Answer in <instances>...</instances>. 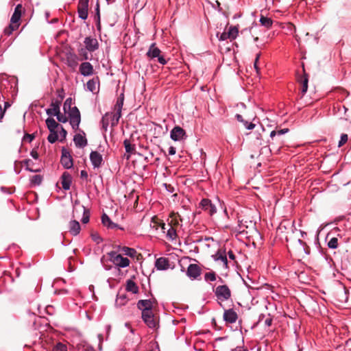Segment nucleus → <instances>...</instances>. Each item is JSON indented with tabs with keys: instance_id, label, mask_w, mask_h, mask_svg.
<instances>
[{
	"instance_id": "24",
	"label": "nucleus",
	"mask_w": 351,
	"mask_h": 351,
	"mask_svg": "<svg viewBox=\"0 0 351 351\" xmlns=\"http://www.w3.org/2000/svg\"><path fill=\"white\" fill-rule=\"evenodd\" d=\"M72 182V177L68 172H64L61 176V184L63 189L67 191L70 189Z\"/></svg>"
},
{
	"instance_id": "55",
	"label": "nucleus",
	"mask_w": 351,
	"mask_h": 351,
	"mask_svg": "<svg viewBox=\"0 0 351 351\" xmlns=\"http://www.w3.org/2000/svg\"><path fill=\"white\" fill-rule=\"evenodd\" d=\"M80 177L82 179H87L88 178V173L85 170H82L80 171Z\"/></svg>"
},
{
	"instance_id": "39",
	"label": "nucleus",
	"mask_w": 351,
	"mask_h": 351,
	"mask_svg": "<svg viewBox=\"0 0 351 351\" xmlns=\"http://www.w3.org/2000/svg\"><path fill=\"white\" fill-rule=\"evenodd\" d=\"M217 261H221L226 268H228V259L225 252H218L216 254Z\"/></svg>"
},
{
	"instance_id": "23",
	"label": "nucleus",
	"mask_w": 351,
	"mask_h": 351,
	"mask_svg": "<svg viewBox=\"0 0 351 351\" xmlns=\"http://www.w3.org/2000/svg\"><path fill=\"white\" fill-rule=\"evenodd\" d=\"M155 267L158 270H166L169 267V261L165 257H160L156 259Z\"/></svg>"
},
{
	"instance_id": "8",
	"label": "nucleus",
	"mask_w": 351,
	"mask_h": 351,
	"mask_svg": "<svg viewBox=\"0 0 351 351\" xmlns=\"http://www.w3.org/2000/svg\"><path fill=\"white\" fill-rule=\"evenodd\" d=\"M123 106L122 101H117L115 105L117 112L115 113H109V118L111 119V125L115 126L119 123V119L121 117V109Z\"/></svg>"
},
{
	"instance_id": "49",
	"label": "nucleus",
	"mask_w": 351,
	"mask_h": 351,
	"mask_svg": "<svg viewBox=\"0 0 351 351\" xmlns=\"http://www.w3.org/2000/svg\"><path fill=\"white\" fill-rule=\"evenodd\" d=\"M348 141V135L343 134L341 136V139L339 142V147H341Z\"/></svg>"
},
{
	"instance_id": "36",
	"label": "nucleus",
	"mask_w": 351,
	"mask_h": 351,
	"mask_svg": "<svg viewBox=\"0 0 351 351\" xmlns=\"http://www.w3.org/2000/svg\"><path fill=\"white\" fill-rule=\"evenodd\" d=\"M43 176L40 175L33 176L30 179V184L32 186H38L43 182Z\"/></svg>"
},
{
	"instance_id": "21",
	"label": "nucleus",
	"mask_w": 351,
	"mask_h": 351,
	"mask_svg": "<svg viewBox=\"0 0 351 351\" xmlns=\"http://www.w3.org/2000/svg\"><path fill=\"white\" fill-rule=\"evenodd\" d=\"M117 251L121 254L129 256L130 258H135L138 252L134 248L126 247V246H117Z\"/></svg>"
},
{
	"instance_id": "64",
	"label": "nucleus",
	"mask_w": 351,
	"mask_h": 351,
	"mask_svg": "<svg viewBox=\"0 0 351 351\" xmlns=\"http://www.w3.org/2000/svg\"><path fill=\"white\" fill-rule=\"evenodd\" d=\"M228 257L232 260H234L235 258V256L232 251L228 252Z\"/></svg>"
},
{
	"instance_id": "14",
	"label": "nucleus",
	"mask_w": 351,
	"mask_h": 351,
	"mask_svg": "<svg viewBox=\"0 0 351 351\" xmlns=\"http://www.w3.org/2000/svg\"><path fill=\"white\" fill-rule=\"evenodd\" d=\"M160 227H161V229L163 231V232H165V230H167L166 236H167V239H169L171 241H173L177 239L178 235H177L176 229L175 227H173L172 226H167V225H166L164 223H162L160 224Z\"/></svg>"
},
{
	"instance_id": "35",
	"label": "nucleus",
	"mask_w": 351,
	"mask_h": 351,
	"mask_svg": "<svg viewBox=\"0 0 351 351\" xmlns=\"http://www.w3.org/2000/svg\"><path fill=\"white\" fill-rule=\"evenodd\" d=\"M170 217L171 218L170 222L167 224V226H173L176 227L180 225L179 220H181L180 218V215L176 213H171L170 215Z\"/></svg>"
},
{
	"instance_id": "1",
	"label": "nucleus",
	"mask_w": 351,
	"mask_h": 351,
	"mask_svg": "<svg viewBox=\"0 0 351 351\" xmlns=\"http://www.w3.org/2000/svg\"><path fill=\"white\" fill-rule=\"evenodd\" d=\"M72 99L67 98L63 106L64 112L69 111V122L73 130H77L81 121L80 113L77 107H71Z\"/></svg>"
},
{
	"instance_id": "51",
	"label": "nucleus",
	"mask_w": 351,
	"mask_h": 351,
	"mask_svg": "<svg viewBox=\"0 0 351 351\" xmlns=\"http://www.w3.org/2000/svg\"><path fill=\"white\" fill-rule=\"evenodd\" d=\"M268 121V123H267V127L273 128L276 125V121L275 119H271L268 117L265 118V120Z\"/></svg>"
},
{
	"instance_id": "54",
	"label": "nucleus",
	"mask_w": 351,
	"mask_h": 351,
	"mask_svg": "<svg viewBox=\"0 0 351 351\" xmlns=\"http://www.w3.org/2000/svg\"><path fill=\"white\" fill-rule=\"evenodd\" d=\"M30 156L35 160L38 159L39 155L36 149H32L30 152Z\"/></svg>"
},
{
	"instance_id": "12",
	"label": "nucleus",
	"mask_w": 351,
	"mask_h": 351,
	"mask_svg": "<svg viewBox=\"0 0 351 351\" xmlns=\"http://www.w3.org/2000/svg\"><path fill=\"white\" fill-rule=\"evenodd\" d=\"M142 318L149 328H155L156 324L152 311L142 312Z\"/></svg>"
},
{
	"instance_id": "53",
	"label": "nucleus",
	"mask_w": 351,
	"mask_h": 351,
	"mask_svg": "<svg viewBox=\"0 0 351 351\" xmlns=\"http://www.w3.org/2000/svg\"><path fill=\"white\" fill-rule=\"evenodd\" d=\"M272 21L267 18V17H265V27H270L272 25Z\"/></svg>"
},
{
	"instance_id": "11",
	"label": "nucleus",
	"mask_w": 351,
	"mask_h": 351,
	"mask_svg": "<svg viewBox=\"0 0 351 351\" xmlns=\"http://www.w3.org/2000/svg\"><path fill=\"white\" fill-rule=\"evenodd\" d=\"M86 49L89 52H93L98 49L99 43L97 40L91 36L86 37L84 40Z\"/></svg>"
},
{
	"instance_id": "63",
	"label": "nucleus",
	"mask_w": 351,
	"mask_h": 351,
	"mask_svg": "<svg viewBox=\"0 0 351 351\" xmlns=\"http://www.w3.org/2000/svg\"><path fill=\"white\" fill-rule=\"evenodd\" d=\"M11 104L8 101L4 102V108H3L5 111L10 107Z\"/></svg>"
},
{
	"instance_id": "56",
	"label": "nucleus",
	"mask_w": 351,
	"mask_h": 351,
	"mask_svg": "<svg viewBox=\"0 0 351 351\" xmlns=\"http://www.w3.org/2000/svg\"><path fill=\"white\" fill-rule=\"evenodd\" d=\"M176 153V147H173V146H171L169 148V154L171 155V156H173V155H175Z\"/></svg>"
},
{
	"instance_id": "52",
	"label": "nucleus",
	"mask_w": 351,
	"mask_h": 351,
	"mask_svg": "<svg viewBox=\"0 0 351 351\" xmlns=\"http://www.w3.org/2000/svg\"><path fill=\"white\" fill-rule=\"evenodd\" d=\"M264 287H265V295L267 293L273 292L272 287L270 285L265 283Z\"/></svg>"
},
{
	"instance_id": "61",
	"label": "nucleus",
	"mask_w": 351,
	"mask_h": 351,
	"mask_svg": "<svg viewBox=\"0 0 351 351\" xmlns=\"http://www.w3.org/2000/svg\"><path fill=\"white\" fill-rule=\"evenodd\" d=\"M82 221L84 223H88L89 221V216L84 215V216H83V217L82 219Z\"/></svg>"
},
{
	"instance_id": "9",
	"label": "nucleus",
	"mask_w": 351,
	"mask_h": 351,
	"mask_svg": "<svg viewBox=\"0 0 351 351\" xmlns=\"http://www.w3.org/2000/svg\"><path fill=\"white\" fill-rule=\"evenodd\" d=\"M170 137L174 141H179L185 139L186 134L181 127L175 126L170 132Z\"/></svg>"
},
{
	"instance_id": "45",
	"label": "nucleus",
	"mask_w": 351,
	"mask_h": 351,
	"mask_svg": "<svg viewBox=\"0 0 351 351\" xmlns=\"http://www.w3.org/2000/svg\"><path fill=\"white\" fill-rule=\"evenodd\" d=\"M86 47L79 49V53L82 57V60H87L89 59Z\"/></svg>"
},
{
	"instance_id": "38",
	"label": "nucleus",
	"mask_w": 351,
	"mask_h": 351,
	"mask_svg": "<svg viewBox=\"0 0 351 351\" xmlns=\"http://www.w3.org/2000/svg\"><path fill=\"white\" fill-rule=\"evenodd\" d=\"M19 27V24H14L10 23L9 26L4 29V34L7 36H10L12 34V33L18 29Z\"/></svg>"
},
{
	"instance_id": "6",
	"label": "nucleus",
	"mask_w": 351,
	"mask_h": 351,
	"mask_svg": "<svg viewBox=\"0 0 351 351\" xmlns=\"http://www.w3.org/2000/svg\"><path fill=\"white\" fill-rule=\"evenodd\" d=\"M88 3H89V0H79V1H78V4H77L78 16L82 20H86L88 18Z\"/></svg>"
},
{
	"instance_id": "27",
	"label": "nucleus",
	"mask_w": 351,
	"mask_h": 351,
	"mask_svg": "<svg viewBox=\"0 0 351 351\" xmlns=\"http://www.w3.org/2000/svg\"><path fill=\"white\" fill-rule=\"evenodd\" d=\"M101 222L104 226H106L109 229L119 228L123 230L122 228H120L117 224L112 222L110 217L105 213L101 216Z\"/></svg>"
},
{
	"instance_id": "34",
	"label": "nucleus",
	"mask_w": 351,
	"mask_h": 351,
	"mask_svg": "<svg viewBox=\"0 0 351 351\" xmlns=\"http://www.w3.org/2000/svg\"><path fill=\"white\" fill-rule=\"evenodd\" d=\"M236 118L238 121L243 123V126L247 130H252L255 127V124L252 123H248L247 121L244 120L241 114H236Z\"/></svg>"
},
{
	"instance_id": "33",
	"label": "nucleus",
	"mask_w": 351,
	"mask_h": 351,
	"mask_svg": "<svg viewBox=\"0 0 351 351\" xmlns=\"http://www.w3.org/2000/svg\"><path fill=\"white\" fill-rule=\"evenodd\" d=\"M123 144L125 146V152L128 154L127 158H129L130 155L134 153L135 146L131 144L130 141L127 139L123 141Z\"/></svg>"
},
{
	"instance_id": "17",
	"label": "nucleus",
	"mask_w": 351,
	"mask_h": 351,
	"mask_svg": "<svg viewBox=\"0 0 351 351\" xmlns=\"http://www.w3.org/2000/svg\"><path fill=\"white\" fill-rule=\"evenodd\" d=\"M62 97L60 99H53L51 104V108L46 110V113L49 116H54L56 114H58L60 111V108Z\"/></svg>"
},
{
	"instance_id": "5",
	"label": "nucleus",
	"mask_w": 351,
	"mask_h": 351,
	"mask_svg": "<svg viewBox=\"0 0 351 351\" xmlns=\"http://www.w3.org/2000/svg\"><path fill=\"white\" fill-rule=\"evenodd\" d=\"M269 295H267L266 300L268 304L270 306L269 308H268L267 306L265 305V307L267 310H269V312L267 313V317H266V313H265V324L267 326H270L271 325L273 318L276 314V307L274 304H271L269 300H268Z\"/></svg>"
},
{
	"instance_id": "44",
	"label": "nucleus",
	"mask_w": 351,
	"mask_h": 351,
	"mask_svg": "<svg viewBox=\"0 0 351 351\" xmlns=\"http://www.w3.org/2000/svg\"><path fill=\"white\" fill-rule=\"evenodd\" d=\"M54 116H56L58 121L61 123H66L68 121V117L65 114H62L60 111L58 114H56Z\"/></svg>"
},
{
	"instance_id": "57",
	"label": "nucleus",
	"mask_w": 351,
	"mask_h": 351,
	"mask_svg": "<svg viewBox=\"0 0 351 351\" xmlns=\"http://www.w3.org/2000/svg\"><path fill=\"white\" fill-rule=\"evenodd\" d=\"M34 136L32 134H26L24 136L25 140H27L29 142H32Z\"/></svg>"
},
{
	"instance_id": "26",
	"label": "nucleus",
	"mask_w": 351,
	"mask_h": 351,
	"mask_svg": "<svg viewBox=\"0 0 351 351\" xmlns=\"http://www.w3.org/2000/svg\"><path fill=\"white\" fill-rule=\"evenodd\" d=\"M99 78L98 77H96L88 81L86 87L89 91L92 93H97L99 91Z\"/></svg>"
},
{
	"instance_id": "16",
	"label": "nucleus",
	"mask_w": 351,
	"mask_h": 351,
	"mask_svg": "<svg viewBox=\"0 0 351 351\" xmlns=\"http://www.w3.org/2000/svg\"><path fill=\"white\" fill-rule=\"evenodd\" d=\"M90 160L94 168H99L102 164L103 157L98 152L92 151L90 154Z\"/></svg>"
},
{
	"instance_id": "18",
	"label": "nucleus",
	"mask_w": 351,
	"mask_h": 351,
	"mask_svg": "<svg viewBox=\"0 0 351 351\" xmlns=\"http://www.w3.org/2000/svg\"><path fill=\"white\" fill-rule=\"evenodd\" d=\"M187 276L192 280L196 279L201 274V269L196 264H190L187 268Z\"/></svg>"
},
{
	"instance_id": "4",
	"label": "nucleus",
	"mask_w": 351,
	"mask_h": 351,
	"mask_svg": "<svg viewBox=\"0 0 351 351\" xmlns=\"http://www.w3.org/2000/svg\"><path fill=\"white\" fill-rule=\"evenodd\" d=\"M161 51L156 47V43H152L146 53L147 56L150 60H155L157 58V61L162 65L167 64V60L165 59L162 55H161Z\"/></svg>"
},
{
	"instance_id": "46",
	"label": "nucleus",
	"mask_w": 351,
	"mask_h": 351,
	"mask_svg": "<svg viewBox=\"0 0 351 351\" xmlns=\"http://www.w3.org/2000/svg\"><path fill=\"white\" fill-rule=\"evenodd\" d=\"M52 351H67L66 346L59 343L52 350Z\"/></svg>"
},
{
	"instance_id": "59",
	"label": "nucleus",
	"mask_w": 351,
	"mask_h": 351,
	"mask_svg": "<svg viewBox=\"0 0 351 351\" xmlns=\"http://www.w3.org/2000/svg\"><path fill=\"white\" fill-rule=\"evenodd\" d=\"M5 110L2 108L1 105L0 104V122L2 121L4 114H5Z\"/></svg>"
},
{
	"instance_id": "32",
	"label": "nucleus",
	"mask_w": 351,
	"mask_h": 351,
	"mask_svg": "<svg viewBox=\"0 0 351 351\" xmlns=\"http://www.w3.org/2000/svg\"><path fill=\"white\" fill-rule=\"evenodd\" d=\"M126 290L132 293H136L138 291V287L132 280H128L126 282Z\"/></svg>"
},
{
	"instance_id": "2",
	"label": "nucleus",
	"mask_w": 351,
	"mask_h": 351,
	"mask_svg": "<svg viewBox=\"0 0 351 351\" xmlns=\"http://www.w3.org/2000/svg\"><path fill=\"white\" fill-rule=\"evenodd\" d=\"M108 256L110 261L119 269L128 267L130 264V261L127 257H123L118 251H111L108 252Z\"/></svg>"
},
{
	"instance_id": "19",
	"label": "nucleus",
	"mask_w": 351,
	"mask_h": 351,
	"mask_svg": "<svg viewBox=\"0 0 351 351\" xmlns=\"http://www.w3.org/2000/svg\"><path fill=\"white\" fill-rule=\"evenodd\" d=\"M78 62L79 58L75 53L71 52L66 53V63L69 67L75 70L78 65Z\"/></svg>"
},
{
	"instance_id": "10",
	"label": "nucleus",
	"mask_w": 351,
	"mask_h": 351,
	"mask_svg": "<svg viewBox=\"0 0 351 351\" xmlns=\"http://www.w3.org/2000/svg\"><path fill=\"white\" fill-rule=\"evenodd\" d=\"M199 207L210 215H213L217 212L216 206L208 199H202L199 203Z\"/></svg>"
},
{
	"instance_id": "20",
	"label": "nucleus",
	"mask_w": 351,
	"mask_h": 351,
	"mask_svg": "<svg viewBox=\"0 0 351 351\" xmlns=\"http://www.w3.org/2000/svg\"><path fill=\"white\" fill-rule=\"evenodd\" d=\"M61 164L66 169H71L73 165V158L70 154L65 149L62 150V155L60 160Z\"/></svg>"
},
{
	"instance_id": "50",
	"label": "nucleus",
	"mask_w": 351,
	"mask_h": 351,
	"mask_svg": "<svg viewBox=\"0 0 351 351\" xmlns=\"http://www.w3.org/2000/svg\"><path fill=\"white\" fill-rule=\"evenodd\" d=\"M261 56V53H258L257 56H256V58L255 59V61H254V69H256V71L258 74L260 73L261 72V69L260 68L258 67V60H259V58Z\"/></svg>"
},
{
	"instance_id": "42",
	"label": "nucleus",
	"mask_w": 351,
	"mask_h": 351,
	"mask_svg": "<svg viewBox=\"0 0 351 351\" xmlns=\"http://www.w3.org/2000/svg\"><path fill=\"white\" fill-rule=\"evenodd\" d=\"M47 140L51 143H55L58 140V134L56 131L50 132L49 135L47 137Z\"/></svg>"
},
{
	"instance_id": "7",
	"label": "nucleus",
	"mask_w": 351,
	"mask_h": 351,
	"mask_svg": "<svg viewBox=\"0 0 351 351\" xmlns=\"http://www.w3.org/2000/svg\"><path fill=\"white\" fill-rule=\"evenodd\" d=\"M239 30L235 26H231L228 28V30L224 31L220 35L217 34V37L220 40H226L228 39L234 40L238 36Z\"/></svg>"
},
{
	"instance_id": "62",
	"label": "nucleus",
	"mask_w": 351,
	"mask_h": 351,
	"mask_svg": "<svg viewBox=\"0 0 351 351\" xmlns=\"http://www.w3.org/2000/svg\"><path fill=\"white\" fill-rule=\"evenodd\" d=\"M61 128L60 134L61 136L64 138L66 136V131L63 128V127Z\"/></svg>"
},
{
	"instance_id": "48",
	"label": "nucleus",
	"mask_w": 351,
	"mask_h": 351,
	"mask_svg": "<svg viewBox=\"0 0 351 351\" xmlns=\"http://www.w3.org/2000/svg\"><path fill=\"white\" fill-rule=\"evenodd\" d=\"M91 238L97 244L102 241L101 237L97 233H93L91 234Z\"/></svg>"
},
{
	"instance_id": "40",
	"label": "nucleus",
	"mask_w": 351,
	"mask_h": 351,
	"mask_svg": "<svg viewBox=\"0 0 351 351\" xmlns=\"http://www.w3.org/2000/svg\"><path fill=\"white\" fill-rule=\"evenodd\" d=\"M204 279L206 281H215L217 279L216 274L215 272H208L204 275Z\"/></svg>"
},
{
	"instance_id": "60",
	"label": "nucleus",
	"mask_w": 351,
	"mask_h": 351,
	"mask_svg": "<svg viewBox=\"0 0 351 351\" xmlns=\"http://www.w3.org/2000/svg\"><path fill=\"white\" fill-rule=\"evenodd\" d=\"M232 351H247V350L242 346H237L235 348L232 349Z\"/></svg>"
},
{
	"instance_id": "43",
	"label": "nucleus",
	"mask_w": 351,
	"mask_h": 351,
	"mask_svg": "<svg viewBox=\"0 0 351 351\" xmlns=\"http://www.w3.org/2000/svg\"><path fill=\"white\" fill-rule=\"evenodd\" d=\"M109 113H106L103 117H102V119H101V123H102V125H103V128L105 129V130H107V128L108 126V124H109Z\"/></svg>"
},
{
	"instance_id": "30",
	"label": "nucleus",
	"mask_w": 351,
	"mask_h": 351,
	"mask_svg": "<svg viewBox=\"0 0 351 351\" xmlns=\"http://www.w3.org/2000/svg\"><path fill=\"white\" fill-rule=\"evenodd\" d=\"M298 81L302 84V94L304 95L308 89V77L306 73H304L303 76L298 79Z\"/></svg>"
},
{
	"instance_id": "25",
	"label": "nucleus",
	"mask_w": 351,
	"mask_h": 351,
	"mask_svg": "<svg viewBox=\"0 0 351 351\" xmlns=\"http://www.w3.org/2000/svg\"><path fill=\"white\" fill-rule=\"evenodd\" d=\"M23 7L21 4H18L15 9L14 12L11 17L10 23L14 24H19V21L21 20V14H22Z\"/></svg>"
},
{
	"instance_id": "31",
	"label": "nucleus",
	"mask_w": 351,
	"mask_h": 351,
	"mask_svg": "<svg viewBox=\"0 0 351 351\" xmlns=\"http://www.w3.org/2000/svg\"><path fill=\"white\" fill-rule=\"evenodd\" d=\"M46 125L50 132L56 131L59 126L58 123L53 118H47L46 119Z\"/></svg>"
},
{
	"instance_id": "47",
	"label": "nucleus",
	"mask_w": 351,
	"mask_h": 351,
	"mask_svg": "<svg viewBox=\"0 0 351 351\" xmlns=\"http://www.w3.org/2000/svg\"><path fill=\"white\" fill-rule=\"evenodd\" d=\"M287 225H290V223L288 221L280 223V226H278V231H280L282 233L284 232V230L287 228Z\"/></svg>"
},
{
	"instance_id": "41",
	"label": "nucleus",
	"mask_w": 351,
	"mask_h": 351,
	"mask_svg": "<svg viewBox=\"0 0 351 351\" xmlns=\"http://www.w3.org/2000/svg\"><path fill=\"white\" fill-rule=\"evenodd\" d=\"M328 246L332 249H336L338 246V239L336 237H332L328 243Z\"/></svg>"
},
{
	"instance_id": "3",
	"label": "nucleus",
	"mask_w": 351,
	"mask_h": 351,
	"mask_svg": "<svg viewBox=\"0 0 351 351\" xmlns=\"http://www.w3.org/2000/svg\"><path fill=\"white\" fill-rule=\"evenodd\" d=\"M213 291L217 303L223 308L222 303L228 301L231 298V291L230 288L226 285H219L215 287Z\"/></svg>"
},
{
	"instance_id": "29",
	"label": "nucleus",
	"mask_w": 351,
	"mask_h": 351,
	"mask_svg": "<svg viewBox=\"0 0 351 351\" xmlns=\"http://www.w3.org/2000/svg\"><path fill=\"white\" fill-rule=\"evenodd\" d=\"M81 228L80 223L76 220L71 221L69 223V232L76 236L80 232Z\"/></svg>"
},
{
	"instance_id": "58",
	"label": "nucleus",
	"mask_w": 351,
	"mask_h": 351,
	"mask_svg": "<svg viewBox=\"0 0 351 351\" xmlns=\"http://www.w3.org/2000/svg\"><path fill=\"white\" fill-rule=\"evenodd\" d=\"M299 242H300L301 244H302V245H305V246H306V248H305L304 250H305V251H306V253L308 254L310 253V248H309V247L306 245V243H304V241H302V240H300V239H299Z\"/></svg>"
},
{
	"instance_id": "22",
	"label": "nucleus",
	"mask_w": 351,
	"mask_h": 351,
	"mask_svg": "<svg viewBox=\"0 0 351 351\" xmlns=\"http://www.w3.org/2000/svg\"><path fill=\"white\" fill-rule=\"evenodd\" d=\"M153 304L154 302L151 300H141L137 303V307L142 312L150 311H152Z\"/></svg>"
},
{
	"instance_id": "15",
	"label": "nucleus",
	"mask_w": 351,
	"mask_h": 351,
	"mask_svg": "<svg viewBox=\"0 0 351 351\" xmlns=\"http://www.w3.org/2000/svg\"><path fill=\"white\" fill-rule=\"evenodd\" d=\"M223 317L226 322L233 324L237 322L238 315L234 310L230 308L224 310Z\"/></svg>"
},
{
	"instance_id": "37",
	"label": "nucleus",
	"mask_w": 351,
	"mask_h": 351,
	"mask_svg": "<svg viewBox=\"0 0 351 351\" xmlns=\"http://www.w3.org/2000/svg\"><path fill=\"white\" fill-rule=\"evenodd\" d=\"M23 163L24 164L25 167V170L30 171V172H39L40 169H34L32 168V166L33 165V162L30 159H26L23 161Z\"/></svg>"
},
{
	"instance_id": "28",
	"label": "nucleus",
	"mask_w": 351,
	"mask_h": 351,
	"mask_svg": "<svg viewBox=\"0 0 351 351\" xmlns=\"http://www.w3.org/2000/svg\"><path fill=\"white\" fill-rule=\"evenodd\" d=\"M73 141L76 147H84L87 145V141L86 138L82 134H77L74 136Z\"/></svg>"
},
{
	"instance_id": "13",
	"label": "nucleus",
	"mask_w": 351,
	"mask_h": 351,
	"mask_svg": "<svg viewBox=\"0 0 351 351\" xmlns=\"http://www.w3.org/2000/svg\"><path fill=\"white\" fill-rule=\"evenodd\" d=\"M79 70L80 74L84 77L90 76L94 73L93 66L89 62H82L80 65Z\"/></svg>"
}]
</instances>
